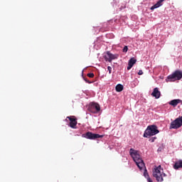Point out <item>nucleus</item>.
Wrapping results in <instances>:
<instances>
[{
	"label": "nucleus",
	"instance_id": "obj_1",
	"mask_svg": "<svg viewBox=\"0 0 182 182\" xmlns=\"http://www.w3.org/2000/svg\"><path fill=\"white\" fill-rule=\"evenodd\" d=\"M129 154L131 157H132L134 161L136 163L139 170H143V168H146V166L144 165V161H143V159L140 156V154H139V151L132 148L129 150Z\"/></svg>",
	"mask_w": 182,
	"mask_h": 182
},
{
	"label": "nucleus",
	"instance_id": "obj_21",
	"mask_svg": "<svg viewBox=\"0 0 182 182\" xmlns=\"http://www.w3.org/2000/svg\"><path fill=\"white\" fill-rule=\"evenodd\" d=\"M107 69H108L109 73V75H110V74L112 73V67L108 66V67H107Z\"/></svg>",
	"mask_w": 182,
	"mask_h": 182
},
{
	"label": "nucleus",
	"instance_id": "obj_4",
	"mask_svg": "<svg viewBox=\"0 0 182 182\" xmlns=\"http://www.w3.org/2000/svg\"><path fill=\"white\" fill-rule=\"evenodd\" d=\"M181 79L182 71L178 70L167 77L166 82H176V80H181Z\"/></svg>",
	"mask_w": 182,
	"mask_h": 182
},
{
	"label": "nucleus",
	"instance_id": "obj_19",
	"mask_svg": "<svg viewBox=\"0 0 182 182\" xmlns=\"http://www.w3.org/2000/svg\"><path fill=\"white\" fill-rule=\"evenodd\" d=\"M84 80L86 82V83H89V84L93 83V82L87 80V78H84Z\"/></svg>",
	"mask_w": 182,
	"mask_h": 182
},
{
	"label": "nucleus",
	"instance_id": "obj_16",
	"mask_svg": "<svg viewBox=\"0 0 182 182\" xmlns=\"http://www.w3.org/2000/svg\"><path fill=\"white\" fill-rule=\"evenodd\" d=\"M123 85L122 84H118L115 87L116 92H122L123 91Z\"/></svg>",
	"mask_w": 182,
	"mask_h": 182
},
{
	"label": "nucleus",
	"instance_id": "obj_15",
	"mask_svg": "<svg viewBox=\"0 0 182 182\" xmlns=\"http://www.w3.org/2000/svg\"><path fill=\"white\" fill-rule=\"evenodd\" d=\"M144 176L145 178H146L148 182H153V181L151 180V178H150V176H149V173H147V169H145L144 172Z\"/></svg>",
	"mask_w": 182,
	"mask_h": 182
},
{
	"label": "nucleus",
	"instance_id": "obj_17",
	"mask_svg": "<svg viewBox=\"0 0 182 182\" xmlns=\"http://www.w3.org/2000/svg\"><path fill=\"white\" fill-rule=\"evenodd\" d=\"M157 139V137L156 136H154V137H151V139H149V141L151 143H154V141Z\"/></svg>",
	"mask_w": 182,
	"mask_h": 182
},
{
	"label": "nucleus",
	"instance_id": "obj_2",
	"mask_svg": "<svg viewBox=\"0 0 182 182\" xmlns=\"http://www.w3.org/2000/svg\"><path fill=\"white\" fill-rule=\"evenodd\" d=\"M159 133H160V131L157 129V126L149 125L147 127L144 133V137L149 139V137H151V136H156V134H159Z\"/></svg>",
	"mask_w": 182,
	"mask_h": 182
},
{
	"label": "nucleus",
	"instance_id": "obj_13",
	"mask_svg": "<svg viewBox=\"0 0 182 182\" xmlns=\"http://www.w3.org/2000/svg\"><path fill=\"white\" fill-rule=\"evenodd\" d=\"M178 103H181V105H182V100H173L171 102H169V105H171V106H173V107H176V106H177V105H178Z\"/></svg>",
	"mask_w": 182,
	"mask_h": 182
},
{
	"label": "nucleus",
	"instance_id": "obj_20",
	"mask_svg": "<svg viewBox=\"0 0 182 182\" xmlns=\"http://www.w3.org/2000/svg\"><path fill=\"white\" fill-rule=\"evenodd\" d=\"M129 50V48H127V46H124L123 48V52H127V50Z\"/></svg>",
	"mask_w": 182,
	"mask_h": 182
},
{
	"label": "nucleus",
	"instance_id": "obj_9",
	"mask_svg": "<svg viewBox=\"0 0 182 182\" xmlns=\"http://www.w3.org/2000/svg\"><path fill=\"white\" fill-rule=\"evenodd\" d=\"M68 119L70 120V127H71V129H76V125L77 124L76 117L75 116L67 117L65 120H68Z\"/></svg>",
	"mask_w": 182,
	"mask_h": 182
},
{
	"label": "nucleus",
	"instance_id": "obj_5",
	"mask_svg": "<svg viewBox=\"0 0 182 182\" xmlns=\"http://www.w3.org/2000/svg\"><path fill=\"white\" fill-rule=\"evenodd\" d=\"M82 137H84L85 139H88L89 140H96V139H102V137H104V135L93 134L90 132H87L86 134H83L82 135Z\"/></svg>",
	"mask_w": 182,
	"mask_h": 182
},
{
	"label": "nucleus",
	"instance_id": "obj_18",
	"mask_svg": "<svg viewBox=\"0 0 182 182\" xmlns=\"http://www.w3.org/2000/svg\"><path fill=\"white\" fill-rule=\"evenodd\" d=\"M88 77H95V74L93 73H88L87 75Z\"/></svg>",
	"mask_w": 182,
	"mask_h": 182
},
{
	"label": "nucleus",
	"instance_id": "obj_10",
	"mask_svg": "<svg viewBox=\"0 0 182 182\" xmlns=\"http://www.w3.org/2000/svg\"><path fill=\"white\" fill-rule=\"evenodd\" d=\"M161 95V94L159 91V88L158 87L154 88L153 92L151 93V96H153L156 99H160Z\"/></svg>",
	"mask_w": 182,
	"mask_h": 182
},
{
	"label": "nucleus",
	"instance_id": "obj_3",
	"mask_svg": "<svg viewBox=\"0 0 182 182\" xmlns=\"http://www.w3.org/2000/svg\"><path fill=\"white\" fill-rule=\"evenodd\" d=\"M161 166H159L155 170L153 171V176L156 178V181L161 182L164 181L163 177H166V173H161Z\"/></svg>",
	"mask_w": 182,
	"mask_h": 182
},
{
	"label": "nucleus",
	"instance_id": "obj_8",
	"mask_svg": "<svg viewBox=\"0 0 182 182\" xmlns=\"http://www.w3.org/2000/svg\"><path fill=\"white\" fill-rule=\"evenodd\" d=\"M88 110L91 113H99L100 112V105L96 102H92L88 107Z\"/></svg>",
	"mask_w": 182,
	"mask_h": 182
},
{
	"label": "nucleus",
	"instance_id": "obj_7",
	"mask_svg": "<svg viewBox=\"0 0 182 182\" xmlns=\"http://www.w3.org/2000/svg\"><path fill=\"white\" fill-rule=\"evenodd\" d=\"M181 126H182V117H179L171 123L170 129H180Z\"/></svg>",
	"mask_w": 182,
	"mask_h": 182
},
{
	"label": "nucleus",
	"instance_id": "obj_6",
	"mask_svg": "<svg viewBox=\"0 0 182 182\" xmlns=\"http://www.w3.org/2000/svg\"><path fill=\"white\" fill-rule=\"evenodd\" d=\"M119 58V54H112L110 51H107L106 55H104L105 60L106 62H109L112 63V60L117 59Z\"/></svg>",
	"mask_w": 182,
	"mask_h": 182
},
{
	"label": "nucleus",
	"instance_id": "obj_22",
	"mask_svg": "<svg viewBox=\"0 0 182 182\" xmlns=\"http://www.w3.org/2000/svg\"><path fill=\"white\" fill-rule=\"evenodd\" d=\"M138 75H143V70H139V73H138Z\"/></svg>",
	"mask_w": 182,
	"mask_h": 182
},
{
	"label": "nucleus",
	"instance_id": "obj_14",
	"mask_svg": "<svg viewBox=\"0 0 182 182\" xmlns=\"http://www.w3.org/2000/svg\"><path fill=\"white\" fill-rule=\"evenodd\" d=\"M173 168L175 170H178V168H182V160H178V161L175 162L173 165Z\"/></svg>",
	"mask_w": 182,
	"mask_h": 182
},
{
	"label": "nucleus",
	"instance_id": "obj_11",
	"mask_svg": "<svg viewBox=\"0 0 182 182\" xmlns=\"http://www.w3.org/2000/svg\"><path fill=\"white\" fill-rule=\"evenodd\" d=\"M136 62H137V60L136 59H134V58H132L129 60L127 70H130V69H132V68H133V65H134V63H136Z\"/></svg>",
	"mask_w": 182,
	"mask_h": 182
},
{
	"label": "nucleus",
	"instance_id": "obj_12",
	"mask_svg": "<svg viewBox=\"0 0 182 182\" xmlns=\"http://www.w3.org/2000/svg\"><path fill=\"white\" fill-rule=\"evenodd\" d=\"M164 1L165 0H159L158 2H156V4H154L151 7V11L156 9V8H160V6L163 5V2H164Z\"/></svg>",
	"mask_w": 182,
	"mask_h": 182
}]
</instances>
